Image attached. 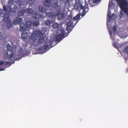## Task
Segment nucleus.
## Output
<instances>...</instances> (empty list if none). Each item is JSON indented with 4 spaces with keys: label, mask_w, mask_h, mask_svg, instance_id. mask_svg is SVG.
I'll list each match as a JSON object with an SVG mask.
<instances>
[{
    "label": "nucleus",
    "mask_w": 128,
    "mask_h": 128,
    "mask_svg": "<svg viewBox=\"0 0 128 128\" xmlns=\"http://www.w3.org/2000/svg\"><path fill=\"white\" fill-rule=\"evenodd\" d=\"M45 52H42V54H44V53H45Z\"/></svg>",
    "instance_id": "obj_43"
},
{
    "label": "nucleus",
    "mask_w": 128,
    "mask_h": 128,
    "mask_svg": "<svg viewBox=\"0 0 128 128\" xmlns=\"http://www.w3.org/2000/svg\"><path fill=\"white\" fill-rule=\"evenodd\" d=\"M7 49L8 50L10 51V52H13V50L12 47L9 44H8L7 46Z\"/></svg>",
    "instance_id": "obj_26"
},
{
    "label": "nucleus",
    "mask_w": 128,
    "mask_h": 128,
    "mask_svg": "<svg viewBox=\"0 0 128 128\" xmlns=\"http://www.w3.org/2000/svg\"><path fill=\"white\" fill-rule=\"evenodd\" d=\"M3 12V10L2 9L0 10V16Z\"/></svg>",
    "instance_id": "obj_37"
},
{
    "label": "nucleus",
    "mask_w": 128,
    "mask_h": 128,
    "mask_svg": "<svg viewBox=\"0 0 128 128\" xmlns=\"http://www.w3.org/2000/svg\"><path fill=\"white\" fill-rule=\"evenodd\" d=\"M2 34L0 32V40L2 39Z\"/></svg>",
    "instance_id": "obj_39"
},
{
    "label": "nucleus",
    "mask_w": 128,
    "mask_h": 128,
    "mask_svg": "<svg viewBox=\"0 0 128 128\" xmlns=\"http://www.w3.org/2000/svg\"><path fill=\"white\" fill-rule=\"evenodd\" d=\"M73 23L71 21H70L67 22L66 25L67 26V30H69L68 28L71 27Z\"/></svg>",
    "instance_id": "obj_22"
},
{
    "label": "nucleus",
    "mask_w": 128,
    "mask_h": 128,
    "mask_svg": "<svg viewBox=\"0 0 128 128\" xmlns=\"http://www.w3.org/2000/svg\"><path fill=\"white\" fill-rule=\"evenodd\" d=\"M107 27L108 28V24L107 23Z\"/></svg>",
    "instance_id": "obj_44"
},
{
    "label": "nucleus",
    "mask_w": 128,
    "mask_h": 128,
    "mask_svg": "<svg viewBox=\"0 0 128 128\" xmlns=\"http://www.w3.org/2000/svg\"><path fill=\"white\" fill-rule=\"evenodd\" d=\"M42 17V15L38 14L35 13L33 16V18L34 19L37 20L39 19Z\"/></svg>",
    "instance_id": "obj_14"
},
{
    "label": "nucleus",
    "mask_w": 128,
    "mask_h": 128,
    "mask_svg": "<svg viewBox=\"0 0 128 128\" xmlns=\"http://www.w3.org/2000/svg\"><path fill=\"white\" fill-rule=\"evenodd\" d=\"M80 18V15L79 14H78L76 16L74 17V19L75 20H78Z\"/></svg>",
    "instance_id": "obj_30"
},
{
    "label": "nucleus",
    "mask_w": 128,
    "mask_h": 128,
    "mask_svg": "<svg viewBox=\"0 0 128 128\" xmlns=\"http://www.w3.org/2000/svg\"><path fill=\"white\" fill-rule=\"evenodd\" d=\"M26 12V10L24 9L20 10L18 13V16H22L24 15V13Z\"/></svg>",
    "instance_id": "obj_17"
},
{
    "label": "nucleus",
    "mask_w": 128,
    "mask_h": 128,
    "mask_svg": "<svg viewBox=\"0 0 128 128\" xmlns=\"http://www.w3.org/2000/svg\"><path fill=\"white\" fill-rule=\"evenodd\" d=\"M38 9L40 12H44L46 11L45 8L43 7L42 6H38Z\"/></svg>",
    "instance_id": "obj_18"
},
{
    "label": "nucleus",
    "mask_w": 128,
    "mask_h": 128,
    "mask_svg": "<svg viewBox=\"0 0 128 128\" xmlns=\"http://www.w3.org/2000/svg\"><path fill=\"white\" fill-rule=\"evenodd\" d=\"M52 41L50 40H48L44 44L43 48L44 50H47L49 46H52Z\"/></svg>",
    "instance_id": "obj_6"
},
{
    "label": "nucleus",
    "mask_w": 128,
    "mask_h": 128,
    "mask_svg": "<svg viewBox=\"0 0 128 128\" xmlns=\"http://www.w3.org/2000/svg\"><path fill=\"white\" fill-rule=\"evenodd\" d=\"M112 45L114 48H118V46L115 43H113Z\"/></svg>",
    "instance_id": "obj_36"
},
{
    "label": "nucleus",
    "mask_w": 128,
    "mask_h": 128,
    "mask_svg": "<svg viewBox=\"0 0 128 128\" xmlns=\"http://www.w3.org/2000/svg\"><path fill=\"white\" fill-rule=\"evenodd\" d=\"M10 62L6 61L5 63V65H10Z\"/></svg>",
    "instance_id": "obj_35"
},
{
    "label": "nucleus",
    "mask_w": 128,
    "mask_h": 128,
    "mask_svg": "<svg viewBox=\"0 0 128 128\" xmlns=\"http://www.w3.org/2000/svg\"><path fill=\"white\" fill-rule=\"evenodd\" d=\"M42 48H40L39 49H38V50L39 51H41L42 50Z\"/></svg>",
    "instance_id": "obj_40"
},
{
    "label": "nucleus",
    "mask_w": 128,
    "mask_h": 128,
    "mask_svg": "<svg viewBox=\"0 0 128 128\" xmlns=\"http://www.w3.org/2000/svg\"><path fill=\"white\" fill-rule=\"evenodd\" d=\"M79 6L80 9L83 10L82 14L84 15L86 13L88 10V5L87 3L85 2L84 6H83L82 4L80 2H76L75 3L74 8L75 9L77 10H78Z\"/></svg>",
    "instance_id": "obj_3"
},
{
    "label": "nucleus",
    "mask_w": 128,
    "mask_h": 128,
    "mask_svg": "<svg viewBox=\"0 0 128 128\" xmlns=\"http://www.w3.org/2000/svg\"><path fill=\"white\" fill-rule=\"evenodd\" d=\"M51 24V22L50 20H47L45 22L46 25L49 26Z\"/></svg>",
    "instance_id": "obj_29"
},
{
    "label": "nucleus",
    "mask_w": 128,
    "mask_h": 128,
    "mask_svg": "<svg viewBox=\"0 0 128 128\" xmlns=\"http://www.w3.org/2000/svg\"><path fill=\"white\" fill-rule=\"evenodd\" d=\"M120 13L119 14V17L120 18H121L123 16L124 14H122V12L121 11H120Z\"/></svg>",
    "instance_id": "obj_34"
},
{
    "label": "nucleus",
    "mask_w": 128,
    "mask_h": 128,
    "mask_svg": "<svg viewBox=\"0 0 128 128\" xmlns=\"http://www.w3.org/2000/svg\"><path fill=\"white\" fill-rule=\"evenodd\" d=\"M4 64V62L2 61H0V65H2Z\"/></svg>",
    "instance_id": "obj_38"
},
{
    "label": "nucleus",
    "mask_w": 128,
    "mask_h": 128,
    "mask_svg": "<svg viewBox=\"0 0 128 128\" xmlns=\"http://www.w3.org/2000/svg\"><path fill=\"white\" fill-rule=\"evenodd\" d=\"M51 3V0H46L44 1V6L49 7L50 6Z\"/></svg>",
    "instance_id": "obj_16"
},
{
    "label": "nucleus",
    "mask_w": 128,
    "mask_h": 128,
    "mask_svg": "<svg viewBox=\"0 0 128 128\" xmlns=\"http://www.w3.org/2000/svg\"><path fill=\"white\" fill-rule=\"evenodd\" d=\"M124 59L126 60H127L128 59V58L126 57H125L124 58Z\"/></svg>",
    "instance_id": "obj_42"
},
{
    "label": "nucleus",
    "mask_w": 128,
    "mask_h": 128,
    "mask_svg": "<svg viewBox=\"0 0 128 128\" xmlns=\"http://www.w3.org/2000/svg\"><path fill=\"white\" fill-rule=\"evenodd\" d=\"M111 14V11H108L107 13V16L108 17V19H107V20L109 21H110L112 20H114L116 18L115 14L113 13L112 15H110Z\"/></svg>",
    "instance_id": "obj_9"
},
{
    "label": "nucleus",
    "mask_w": 128,
    "mask_h": 128,
    "mask_svg": "<svg viewBox=\"0 0 128 128\" xmlns=\"http://www.w3.org/2000/svg\"><path fill=\"white\" fill-rule=\"evenodd\" d=\"M60 31L62 32V34H58L56 37V40L57 41H58L61 40L62 38L64 36V29H61Z\"/></svg>",
    "instance_id": "obj_7"
},
{
    "label": "nucleus",
    "mask_w": 128,
    "mask_h": 128,
    "mask_svg": "<svg viewBox=\"0 0 128 128\" xmlns=\"http://www.w3.org/2000/svg\"><path fill=\"white\" fill-rule=\"evenodd\" d=\"M58 2L56 1L54 3H53L51 4V6L52 8H56L58 7Z\"/></svg>",
    "instance_id": "obj_24"
},
{
    "label": "nucleus",
    "mask_w": 128,
    "mask_h": 128,
    "mask_svg": "<svg viewBox=\"0 0 128 128\" xmlns=\"http://www.w3.org/2000/svg\"><path fill=\"white\" fill-rule=\"evenodd\" d=\"M6 24L8 28L9 29L11 28L13 26L10 20H9L7 22Z\"/></svg>",
    "instance_id": "obj_15"
},
{
    "label": "nucleus",
    "mask_w": 128,
    "mask_h": 128,
    "mask_svg": "<svg viewBox=\"0 0 128 128\" xmlns=\"http://www.w3.org/2000/svg\"><path fill=\"white\" fill-rule=\"evenodd\" d=\"M32 25V21L30 20H28L26 22L25 24L22 23L20 24V30L23 32L27 30L28 29L31 27Z\"/></svg>",
    "instance_id": "obj_5"
},
{
    "label": "nucleus",
    "mask_w": 128,
    "mask_h": 128,
    "mask_svg": "<svg viewBox=\"0 0 128 128\" xmlns=\"http://www.w3.org/2000/svg\"><path fill=\"white\" fill-rule=\"evenodd\" d=\"M3 18L2 21L4 22H7L10 18L9 13L8 12L5 13L3 16Z\"/></svg>",
    "instance_id": "obj_10"
},
{
    "label": "nucleus",
    "mask_w": 128,
    "mask_h": 128,
    "mask_svg": "<svg viewBox=\"0 0 128 128\" xmlns=\"http://www.w3.org/2000/svg\"><path fill=\"white\" fill-rule=\"evenodd\" d=\"M123 52L124 53H127L128 55V46L125 47L123 50Z\"/></svg>",
    "instance_id": "obj_27"
},
{
    "label": "nucleus",
    "mask_w": 128,
    "mask_h": 128,
    "mask_svg": "<svg viewBox=\"0 0 128 128\" xmlns=\"http://www.w3.org/2000/svg\"><path fill=\"white\" fill-rule=\"evenodd\" d=\"M22 21V18L17 16L15 20L13 21V24H20Z\"/></svg>",
    "instance_id": "obj_11"
},
{
    "label": "nucleus",
    "mask_w": 128,
    "mask_h": 128,
    "mask_svg": "<svg viewBox=\"0 0 128 128\" xmlns=\"http://www.w3.org/2000/svg\"><path fill=\"white\" fill-rule=\"evenodd\" d=\"M46 15L48 16L51 18H54L55 17L56 13H53L52 12H45Z\"/></svg>",
    "instance_id": "obj_12"
},
{
    "label": "nucleus",
    "mask_w": 128,
    "mask_h": 128,
    "mask_svg": "<svg viewBox=\"0 0 128 128\" xmlns=\"http://www.w3.org/2000/svg\"><path fill=\"white\" fill-rule=\"evenodd\" d=\"M14 55V54L12 53L8 56V61L11 62L13 60L12 58Z\"/></svg>",
    "instance_id": "obj_19"
},
{
    "label": "nucleus",
    "mask_w": 128,
    "mask_h": 128,
    "mask_svg": "<svg viewBox=\"0 0 128 128\" xmlns=\"http://www.w3.org/2000/svg\"><path fill=\"white\" fill-rule=\"evenodd\" d=\"M109 5H108V7H109Z\"/></svg>",
    "instance_id": "obj_46"
},
{
    "label": "nucleus",
    "mask_w": 128,
    "mask_h": 128,
    "mask_svg": "<svg viewBox=\"0 0 128 128\" xmlns=\"http://www.w3.org/2000/svg\"><path fill=\"white\" fill-rule=\"evenodd\" d=\"M57 16L58 19H61L64 18V13H61L60 11L58 10L56 13L55 17Z\"/></svg>",
    "instance_id": "obj_8"
},
{
    "label": "nucleus",
    "mask_w": 128,
    "mask_h": 128,
    "mask_svg": "<svg viewBox=\"0 0 128 128\" xmlns=\"http://www.w3.org/2000/svg\"><path fill=\"white\" fill-rule=\"evenodd\" d=\"M35 0H30L29 1V3L30 4L32 5L34 2Z\"/></svg>",
    "instance_id": "obj_32"
},
{
    "label": "nucleus",
    "mask_w": 128,
    "mask_h": 128,
    "mask_svg": "<svg viewBox=\"0 0 128 128\" xmlns=\"http://www.w3.org/2000/svg\"><path fill=\"white\" fill-rule=\"evenodd\" d=\"M39 24V22L36 20L34 21L32 23V24L34 26H37Z\"/></svg>",
    "instance_id": "obj_25"
},
{
    "label": "nucleus",
    "mask_w": 128,
    "mask_h": 128,
    "mask_svg": "<svg viewBox=\"0 0 128 128\" xmlns=\"http://www.w3.org/2000/svg\"><path fill=\"white\" fill-rule=\"evenodd\" d=\"M5 70L4 69H2V68L0 69V71L3 70Z\"/></svg>",
    "instance_id": "obj_41"
},
{
    "label": "nucleus",
    "mask_w": 128,
    "mask_h": 128,
    "mask_svg": "<svg viewBox=\"0 0 128 128\" xmlns=\"http://www.w3.org/2000/svg\"><path fill=\"white\" fill-rule=\"evenodd\" d=\"M7 55L8 54V52H7Z\"/></svg>",
    "instance_id": "obj_45"
},
{
    "label": "nucleus",
    "mask_w": 128,
    "mask_h": 128,
    "mask_svg": "<svg viewBox=\"0 0 128 128\" xmlns=\"http://www.w3.org/2000/svg\"><path fill=\"white\" fill-rule=\"evenodd\" d=\"M28 13L31 14H34V12L32 9L31 8H28L26 10V12Z\"/></svg>",
    "instance_id": "obj_21"
},
{
    "label": "nucleus",
    "mask_w": 128,
    "mask_h": 128,
    "mask_svg": "<svg viewBox=\"0 0 128 128\" xmlns=\"http://www.w3.org/2000/svg\"><path fill=\"white\" fill-rule=\"evenodd\" d=\"M59 27V24L58 23H55L53 25V27L54 28H57Z\"/></svg>",
    "instance_id": "obj_28"
},
{
    "label": "nucleus",
    "mask_w": 128,
    "mask_h": 128,
    "mask_svg": "<svg viewBox=\"0 0 128 128\" xmlns=\"http://www.w3.org/2000/svg\"><path fill=\"white\" fill-rule=\"evenodd\" d=\"M14 0H9L8 2V6L7 7L4 6H3V10L5 12L8 11L12 13L15 12L17 7L14 4Z\"/></svg>",
    "instance_id": "obj_2"
},
{
    "label": "nucleus",
    "mask_w": 128,
    "mask_h": 128,
    "mask_svg": "<svg viewBox=\"0 0 128 128\" xmlns=\"http://www.w3.org/2000/svg\"><path fill=\"white\" fill-rule=\"evenodd\" d=\"M120 7L122 11L127 13H128V2L126 0H116Z\"/></svg>",
    "instance_id": "obj_4"
},
{
    "label": "nucleus",
    "mask_w": 128,
    "mask_h": 128,
    "mask_svg": "<svg viewBox=\"0 0 128 128\" xmlns=\"http://www.w3.org/2000/svg\"><path fill=\"white\" fill-rule=\"evenodd\" d=\"M21 36L22 38L26 39L28 36V33L27 32L22 33L21 34Z\"/></svg>",
    "instance_id": "obj_20"
},
{
    "label": "nucleus",
    "mask_w": 128,
    "mask_h": 128,
    "mask_svg": "<svg viewBox=\"0 0 128 128\" xmlns=\"http://www.w3.org/2000/svg\"><path fill=\"white\" fill-rule=\"evenodd\" d=\"M15 2L16 4H17L20 6L23 5V2L21 1V0H15Z\"/></svg>",
    "instance_id": "obj_23"
},
{
    "label": "nucleus",
    "mask_w": 128,
    "mask_h": 128,
    "mask_svg": "<svg viewBox=\"0 0 128 128\" xmlns=\"http://www.w3.org/2000/svg\"><path fill=\"white\" fill-rule=\"evenodd\" d=\"M110 26H109V28H108L109 30V33L110 35L111 36L112 35V31L110 30Z\"/></svg>",
    "instance_id": "obj_33"
},
{
    "label": "nucleus",
    "mask_w": 128,
    "mask_h": 128,
    "mask_svg": "<svg viewBox=\"0 0 128 128\" xmlns=\"http://www.w3.org/2000/svg\"><path fill=\"white\" fill-rule=\"evenodd\" d=\"M62 1L64 6H69L70 5V0H62Z\"/></svg>",
    "instance_id": "obj_13"
},
{
    "label": "nucleus",
    "mask_w": 128,
    "mask_h": 128,
    "mask_svg": "<svg viewBox=\"0 0 128 128\" xmlns=\"http://www.w3.org/2000/svg\"><path fill=\"white\" fill-rule=\"evenodd\" d=\"M112 29L113 30L114 32H116V26L115 25H114L113 26Z\"/></svg>",
    "instance_id": "obj_31"
},
{
    "label": "nucleus",
    "mask_w": 128,
    "mask_h": 128,
    "mask_svg": "<svg viewBox=\"0 0 128 128\" xmlns=\"http://www.w3.org/2000/svg\"><path fill=\"white\" fill-rule=\"evenodd\" d=\"M31 39L34 41H36L38 38L37 41L38 44H41L44 42V38L42 32L38 30L35 31L30 36Z\"/></svg>",
    "instance_id": "obj_1"
}]
</instances>
